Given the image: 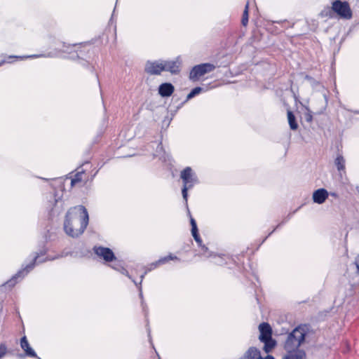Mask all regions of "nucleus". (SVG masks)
<instances>
[{
	"label": "nucleus",
	"mask_w": 359,
	"mask_h": 359,
	"mask_svg": "<svg viewBox=\"0 0 359 359\" xmlns=\"http://www.w3.org/2000/svg\"><path fill=\"white\" fill-rule=\"evenodd\" d=\"M202 91V88L200 87H196L194 88L187 95V99L190 100L193 98L196 95L199 94Z\"/></svg>",
	"instance_id": "a211bd4d"
},
{
	"label": "nucleus",
	"mask_w": 359,
	"mask_h": 359,
	"mask_svg": "<svg viewBox=\"0 0 359 359\" xmlns=\"http://www.w3.org/2000/svg\"><path fill=\"white\" fill-rule=\"evenodd\" d=\"M248 22V4H246L242 18V24L245 26Z\"/></svg>",
	"instance_id": "6ab92c4d"
},
{
	"label": "nucleus",
	"mask_w": 359,
	"mask_h": 359,
	"mask_svg": "<svg viewBox=\"0 0 359 359\" xmlns=\"http://www.w3.org/2000/svg\"><path fill=\"white\" fill-rule=\"evenodd\" d=\"M169 259H168V256L167 257H165L163 258H161L158 260V262L160 264H165V262H168Z\"/></svg>",
	"instance_id": "a878e982"
},
{
	"label": "nucleus",
	"mask_w": 359,
	"mask_h": 359,
	"mask_svg": "<svg viewBox=\"0 0 359 359\" xmlns=\"http://www.w3.org/2000/svg\"><path fill=\"white\" fill-rule=\"evenodd\" d=\"M169 260H175L177 259V257L176 256L170 255L168 256Z\"/></svg>",
	"instance_id": "c85d7f7f"
},
{
	"label": "nucleus",
	"mask_w": 359,
	"mask_h": 359,
	"mask_svg": "<svg viewBox=\"0 0 359 359\" xmlns=\"http://www.w3.org/2000/svg\"><path fill=\"white\" fill-rule=\"evenodd\" d=\"M94 251L98 257L103 258L106 262H111L115 259L113 252L109 248L95 247Z\"/></svg>",
	"instance_id": "0eeeda50"
},
{
	"label": "nucleus",
	"mask_w": 359,
	"mask_h": 359,
	"mask_svg": "<svg viewBox=\"0 0 359 359\" xmlns=\"http://www.w3.org/2000/svg\"><path fill=\"white\" fill-rule=\"evenodd\" d=\"M328 197V192L325 189H319L313 194V200L314 203L322 204Z\"/></svg>",
	"instance_id": "9d476101"
},
{
	"label": "nucleus",
	"mask_w": 359,
	"mask_h": 359,
	"mask_svg": "<svg viewBox=\"0 0 359 359\" xmlns=\"http://www.w3.org/2000/svg\"><path fill=\"white\" fill-rule=\"evenodd\" d=\"M159 264H159L158 261H157V262H154V263L151 264V265H150V268L149 269V270L150 271V270H151L152 269H155V268H156Z\"/></svg>",
	"instance_id": "cd10ccee"
},
{
	"label": "nucleus",
	"mask_w": 359,
	"mask_h": 359,
	"mask_svg": "<svg viewBox=\"0 0 359 359\" xmlns=\"http://www.w3.org/2000/svg\"><path fill=\"white\" fill-rule=\"evenodd\" d=\"M191 187H183L182 188V196H183V198L185 200V201L187 202V191L188 189H191Z\"/></svg>",
	"instance_id": "4be33fe9"
},
{
	"label": "nucleus",
	"mask_w": 359,
	"mask_h": 359,
	"mask_svg": "<svg viewBox=\"0 0 359 359\" xmlns=\"http://www.w3.org/2000/svg\"><path fill=\"white\" fill-rule=\"evenodd\" d=\"M355 264L357 268V273L359 274V255L355 258Z\"/></svg>",
	"instance_id": "bb28decb"
},
{
	"label": "nucleus",
	"mask_w": 359,
	"mask_h": 359,
	"mask_svg": "<svg viewBox=\"0 0 359 359\" xmlns=\"http://www.w3.org/2000/svg\"><path fill=\"white\" fill-rule=\"evenodd\" d=\"M81 172H78L75 175L74 177L71 181V185L72 187L74 186L77 182L81 181Z\"/></svg>",
	"instance_id": "aec40b11"
},
{
	"label": "nucleus",
	"mask_w": 359,
	"mask_h": 359,
	"mask_svg": "<svg viewBox=\"0 0 359 359\" xmlns=\"http://www.w3.org/2000/svg\"><path fill=\"white\" fill-rule=\"evenodd\" d=\"M287 120L291 130H295L298 128V124L296 122L295 117L290 111H287Z\"/></svg>",
	"instance_id": "4468645a"
},
{
	"label": "nucleus",
	"mask_w": 359,
	"mask_h": 359,
	"mask_svg": "<svg viewBox=\"0 0 359 359\" xmlns=\"http://www.w3.org/2000/svg\"><path fill=\"white\" fill-rule=\"evenodd\" d=\"M191 232L198 231L196 223L194 219H191Z\"/></svg>",
	"instance_id": "393cba45"
},
{
	"label": "nucleus",
	"mask_w": 359,
	"mask_h": 359,
	"mask_svg": "<svg viewBox=\"0 0 359 359\" xmlns=\"http://www.w3.org/2000/svg\"><path fill=\"white\" fill-rule=\"evenodd\" d=\"M163 70L170 72L171 74H177L180 72V62L178 59L173 61L162 60Z\"/></svg>",
	"instance_id": "6e6552de"
},
{
	"label": "nucleus",
	"mask_w": 359,
	"mask_h": 359,
	"mask_svg": "<svg viewBox=\"0 0 359 359\" xmlns=\"http://www.w3.org/2000/svg\"><path fill=\"white\" fill-rule=\"evenodd\" d=\"M180 177L183 181L184 187H193L198 182L197 177L190 167L186 168L181 172Z\"/></svg>",
	"instance_id": "39448f33"
},
{
	"label": "nucleus",
	"mask_w": 359,
	"mask_h": 359,
	"mask_svg": "<svg viewBox=\"0 0 359 359\" xmlns=\"http://www.w3.org/2000/svg\"><path fill=\"white\" fill-rule=\"evenodd\" d=\"M283 359H305V353L303 351L297 350L294 352L287 353Z\"/></svg>",
	"instance_id": "ddd939ff"
},
{
	"label": "nucleus",
	"mask_w": 359,
	"mask_h": 359,
	"mask_svg": "<svg viewBox=\"0 0 359 359\" xmlns=\"http://www.w3.org/2000/svg\"><path fill=\"white\" fill-rule=\"evenodd\" d=\"M20 345L22 348L25 351L26 354L30 357H36V354L34 351L29 346V344L27 340L26 337L21 339Z\"/></svg>",
	"instance_id": "f8f14e48"
},
{
	"label": "nucleus",
	"mask_w": 359,
	"mask_h": 359,
	"mask_svg": "<svg viewBox=\"0 0 359 359\" xmlns=\"http://www.w3.org/2000/svg\"><path fill=\"white\" fill-rule=\"evenodd\" d=\"M262 342L264 344V350L266 353L271 352L274 348L276 344V341L273 340L272 338L269 339V340L266 339L265 341H262Z\"/></svg>",
	"instance_id": "2eb2a0df"
},
{
	"label": "nucleus",
	"mask_w": 359,
	"mask_h": 359,
	"mask_svg": "<svg viewBox=\"0 0 359 359\" xmlns=\"http://www.w3.org/2000/svg\"><path fill=\"white\" fill-rule=\"evenodd\" d=\"M259 330L260 332L259 339L261 341L272 338V330L270 325L268 323H263L259 326Z\"/></svg>",
	"instance_id": "1a4fd4ad"
},
{
	"label": "nucleus",
	"mask_w": 359,
	"mask_h": 359,
	"mask_svg": "<svg viewBox=\"0 0 359 359\" xmlns=\"http://www.w3.org/2000/svg\"><path fill=\"white\" fill-rule=\"evenodd\" d=\"M33 268V265H27L23 271H20L18 273H17L15 276L13 277L10 280H8L6 284L9 286H13L15 284V279L17 277L20 276V275L24 272V271H27V272L29 271Z\"/></svg>",
	"instance_id": "dca6fc26"
},
{
	"label": "nucleus",
	"mask_w": 359,
	"mask_h": 359,
	"mask_svg": "<svg viewBox=\"0 0 359 359\" xmlns=\"http://www.w3.org/2000/svg\"><path fill=\"white\" fill-rule=\"evenodd\" d=\"M193 237L194 238V240L199 244H201V240L198 234V231L196 232H191Z\"/></svg>",
	"instance_id": "5701e85b"
},
{
	"label": "nucleus",
	"mask_w": 359,
	"mask_h": 359,
	"mask_svg": "<svg viewBox=\"0 0 359 359\" xmlns=\"http://www.w3.org/2000/svg\"><path fill=\"white\" fill-rule=\"evenodd\" d=\"M335 164L338 170H344L345 168V160L341 156H338L335 160Z\"/></svg>",
	"instance_id": "f3484780"
},
{
	"label": "nucleus",
	"mask_w": 359,
	"mask_h": 359,
	"mask_svg": "<svg viewBox=\"0 0 359 359\" xmlns=\"http://www.w3.org/2000/svg\"><path fill=\"white\" fill-rule=\"evenodd\" d=\"M162 60L147 61L145 72L151 75H159L163 70Z\"/></svg>",
	"instance_id": "423d86ee"
},
{
	"label": "nucleus",
	"mask_w": 359,
	"mask_h": 359,
	"mask_svg": "<svg viewBox=\"0 0 359 359\" xmlns=\"http://www.w3.org/2000/svg\"><path fill=\"white\" fill-rule=\"evenodd\" d=\"M39 57V55H30V56H27V57Z\"/></svg>",
	"instance_id": "c756f323"
},
{
	"label": "nucleus",
	"mask_w": 359,
	"mask_h": 359,
	"mask_svg": "<svg viewBox=\"0 0 359 359\" xmlns=\"http://www.w3.org/2000/svg\"><path fill=\"white\" fill-rule=\"evenodd\" d=\"M88 222V214L83 205L75 206L67 212L64 229L67 235L77 237L82 234Z\"/></svg>",
	"instance_id": "f257e3e1"
},
{
	"label": "nucleus",
	"mask_w": 359,
	"mask_h": 359,
	"mask_svg": "<svg viewBox=\"0 0 359 359\" xmlns=\"http://www.w3.org/2000/svg\"><path fill=\"white\" fill-rule=\"evenodd\" d=\"M304 331L303 328H295L287 337L285 344V348L288 353L296 351L304 340Z\"/></svg>",
	"instance_id": "f03ea898"
},
{
	"label": "nucleus",
	"mask_w": 359,
	"mask_h": 359,
	"mask_svg": "<svg viewBox=\"0 0 359 359\" xmlns=\"http://www.w3.org/2000/svg\"><path fill=\"white\" fill-rule=\"evenodd\" d=\"M304 119L307 121V122H311L312 119H313V116L311 115V111H309V110H307V111L304 114Z\"/></svg>",
	"instance_id": "412c9836"
},
{
	"label": "nucleus",
	"mask_w": 359,
	"mask_h": 359,
	"mask_svg": "<svg viewBox=\"0 0 359 359\" xmlns=\"http://www.w3.org/2000/svg\"><path fill=\"white\" fill-rule=\"evenodd\" d=\"M215 67L210 63H204L196 65L191 69L189 79L192 81H197L205 74L212 72Z\"/></svg>",
	"instance_id": "20e7f679"
},
{
	"label": "nucleus",
	"mask_w": 359,
	"mask_h": 359,
	"mask_svg": "<svg viewBox=\"0 0 359 359\" xmlns=\"http://www.w3.org/2000/svg\"><path fill=\"white\" fill-rule=\"evenodd\" d=\"M174 91V86L169 83L161 84L158 88V93L162 97H168L172 95Z\"/></svg>",
	"instance_id": "9b49d317"
},
{
	"label": "nucleus",
	"mask_w": 359,
	"mask_h": 359,
	"mask_svg": "<svg viewBox=\"0 0 359 359\" xmlns=\"http://www.w3.org/2000/svg\"><path fill=\"white\" fill-rule=\"evenodd\" d=\"M6 347L4 345L1 344L0 345V358L4 357V355L6 354Z\"/></svg>",
	"instance_id": "b1692460"
},
{
	"label": "nucleus",
	"mask_w": 359,
	"mask_h": 359,
	"mask_svg": "<svg viewBox=\"0 0 359 359\" xmlns=\"http://www.w3.org/2000/svg\"><path fill=\"white\" fill-rule=\"evenodd\" d=\"M332 10L341 18L348 20L352 17V11L346 1L336 0L332 4Z\"/></svg>",
	"instance_id": "7ed1b4c3"
}]
</instances>
